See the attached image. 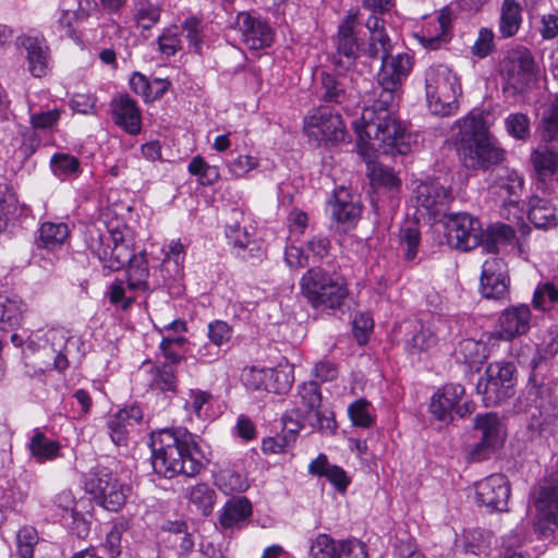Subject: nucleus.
Wrapping results in <instances>:
<instances>
[{"label": "nucleus", "instance_id": "nucleus-43", "mask_svg": "<svg viewBox=\"0 0 558 558\" xmlns=\"http://www.w3.org/2000/svg\"><path fill=\"white\" fill-rule=\"evenodd\" d=\"M22 307L17 300L0 294V329L15 328L21 320Z\"/></svg>", "mask_w": 558, "mask_h": 558}, {"label": "nucleus", "instance_id": "nucleus-17", "mask_svg": "<svg viewBox=\"0 0 558 558\" xmlns=\"http://www.w3.org/2000/svg\"><path fill=\"white\" fill-rule=\"evenodd\" d=\"M510 486L502 474H492L475 485V499L490 511L507 510Z\"/></svg>", "mask_w": 558, "mask_h": 558}, {"label": "nucleus", "instance_id": "nucleus-27", "mask_svg": "<svg viewBox=\"0 0 558 558\" xmlns=\"http://www.w3.org/2000/svg\"><path fill=\"white\" fill-rule=\"evenodd\" d=\"M70 235L66 223L46 221L36 231L34 245L37 250L47 252L62 251Z\"/></svg>", "mask_w": 558, "mask_h": 558}, {"label": "nucleus", "instance_id": "nucleus-21", "mask_svg": "<svg viewBox=\"0 0 558 558\" xmlns=\"http://www.w3.org/2000/svg\"><path fill=\"white\" fill-rule=\"evenodd\" d=\"M414 193L417 206L434 215L440 213L452 201L451 191L436 180L420 182Z\"/></svg>", "mask_w": 558, "mask_h": 558}, {"label": "nucleus", "instance_id": "nucleus-33", "mask_svg": "<svg viewBox=\"0 0 558 558\" xmlns=\"http://www.w3.org/2000/svg\"><path fill=\"white\" fill-rule=\"evenodd\" d=\"M529 220L538 229L547 230L558 225L556 208L544 198L532 197L529 208Z\"/></svg>", "mask_w": 558, "mask_h": 558}, {"label": "nucleus", "instance_id": "nucleus-10", "mask_svg": "<svg viewBox=\"0 0 558 558\" xmlns=\"http://www.w3.org/2000/svg\"><path fill=\"white\" fill-rule=\"evenodd\" d=\"M304 132L311 141L322 144H336L344 140V123L341 116L331 107H318L304 118Z\"/></svg>", "mask_w": 558, "mask_h": 558}, {"label": "nucleus", "instance_id": "nucleus-56", "mask_svg": "<svg viewBox=\"0 0 558 558\" xmlns=\"http://www.w3.org/2000/svg\"><path fill=\"white\" fill-rule=\"evenodd\" d=\"M420 236L418 228L414 222L401 228L400 242L401 245H405L404 255L408 260H412L416 256Z\"/></svg>", "mask_w": 558, "mask_h": 558}, {"label": "nucleus", "instance_id": "nucleus-42", "mask_svg": "<svg viewBox=\"0 0 558 558\" xmlns=\"http://www.w3.org/2000/svg\"><path fill=\"white\" fill-rule=\"evenodd\" d=\"M215 483L226 495L243 493L248 487L247 480L241 473L231 469L221 470L216 475Z\"/></svg>", "mask_w": 558, "mask_h": 558}, {"label": "nucleus", "instance_id": "nucleus-44", "mask_svg": "<svg viewBox=\"0 0 558 558\" xmlns=\"http://www.w3.org/2000/svg\"><path fill=\"white\" fill-rule=\"evenodd\" d=\"M148 388L155 391H172L175 388V376L171 365L153 367L149 372Z\"/></svg>", "mask_w": 558, "mask_h": 558}, {"label": "nucleus", "instance_id": "nucleus-58", "mask_svg": "<svg viewBox=\"0 0 558 558\" xmlns=\"http://www.w3.org/2000/svg\"><path fill=\"white\" fill-rule=\"evenodd\" d=\"M207 337L214 345L221 348L231 340L232 328L223 320H214L207 326Z\"/></svg>", "mask_w": 558, "mask_h": 558}, {"label": "nucleus", "instance_id": "nucleus-14", "mask_svg": "<svg viewBox=\"0 0 558 558\" xmlns=\"http://www.w3.org/2000/svg\"><path fill=\"white\" fill-rule=\"evenodd\" d=\"M523 187L524 179L515 169L499 167L492 172L489 191L504 206L518 205Z\"/></svg>", "mask_w": 558, "mask_h": 558}, {"label": "nucleus", "instance_id": "nucleus-47", "mask_svg": "<svg viewBox=\"0 0 558 558\" xmlns=\"http://www.w3.org/2000/svg\"><path fill=\"white\" fill-rule=\"evenodd\" d=\"M352 424L362 428H369L375 424V414L371 402L359 399L348 408Z\"/></svg>", "mask_w": 558, "mask_h": 558}, {"label": "nucleus", "instance_id": "nucleus-48", "mask_svg": "<svg viewBox=\"0 0 558 558\" xmlns=\"http://www.w3.org/2000/svg\"><path fill=\"white\" fill-rule=\"evenodd\" d=\"M290 367L267 368L266 390L274 393H284L293 384V374Z\"/></svg>", "mask_w": 558, "mask_h": 558}, {"label": "nucleus", "instance_id": "nucleus-4", "mask_svg": "<svg viewBox=\"0 0 558 558\" xmlns=\"http://www.w3.org/2000/svg\"><path fill=\"white\" fill-rule=\"evenodd\" d=\"M300 289L307 303L322 311L340 310L349 295L343 276L320 266L312 267L303 274Z\"/></svg>", "mask_w": 558, "mask_h": 558}, {"label": "nucleus", "instance_id": "nucleus-25", "mask_svg": "<svg viewBox=\"0 0 558 558\" xmlns=\"http://www.w3.org/2000/svg\"><path fill=\"white\" fill-rule=\"evenodd\" d=\"M464 393L465 389L460 384L445 385L430 399L429 411L432 415L439 421L451 420L452 413Z\"/></svg>", "mask_w": 558, "mask_h": 558}, {"label": "nucleus", "instance_id": "nucleus-11", "mask_svg": "<svg viewBox=\"0 0 558 558\" xmlns=\"http://www.w3.org/2000/svg\"><path fill=\"white\" fill-rule=\"evenodd\" d=\"M452 11L442 8L433 17L427 19L413 37L426 50L441 49L452 38Z\"/></svg>", "mask_w": 558, "mask_h": 558}, {"label": "nucleus", "instance_id": "nucleus-41", "mask_svg": "<svg viewBox=\"0 0 558 558\" xmlns=\"http://www.w3.org/2000/svg\"><path fill=\"white\" fill-rule=\"evenodd\" d=\"M456 354L458 360H462L469 365H477L486 359V348L483 342L468 338L459 342Z\"/></svg>", "mask_w": 558, "mask_h": 558}, {"label": "nucleus", "instance_id": "nucleus-29", "mask_svg": "<svg viewBox=\"0 0 558 558\" xmlns=\"http://www.w3.org/2000/svg\"><path fill=\"white\" fill-rule=\"evenodd\" d=\"M308 473L311 475L325 477L336 490L341 494H343L351 484V478L348 476L347 472L339 465L330 464L327 456L324 453H319L317 458L308 464Z\"/></svg>", "mask_w": 558, "mask_h": 558}, {"label": "nucleus", "instance_id": "nucleus-38", "mask_svg": "<svg viewBox=\"0 0 558 558\" xmlns=\"http://www.w3.org/2000/svg\"><path fill=\"white\" fill-rule=\"evenodd\" d=\"M538 133L543 143L558 142V96L544 109Z\"/></svg>", "mask_w": 558, "mask_h": 558}, {"label": "nucleus", "instance_id": "nucleus-15", "mask_svg": "<svg viewBox=\"0 0 558 558\" xmlns=\"http://www.w3.org/2000/svg\"><path fill=\"white\" fill-rule=\"evenodd\" d=\"M86 490L109 511H118L125 502V493L111 474H94L85 483Z\"/></svg>", "mask_w": 558, "mask_h": 558}, {"label": "nucleus", "instance_id": "nucleus-60", "mask_svg": "<svg viewBox=\"0 0 558 558\" xmlns=\"http://www.w3.org/2000/svg\"><path fill=\"white\" fill-rule=\"evenodd\" d=\"M243 384L252 390H266L267 368L255 366L245 368L242 373Z\"/></svg>", "mask_w": 558, "mask_h": 558}, {"label": "nucleus", "instance_id": "nucleus-2", "mask_svg": "<svg viewBox=\"0 0 558 558\" xmlns=\"http://www.w3.org/2000/svg\"><path fill=\"white\" fill-rule=\"evenodd\" d=\"M148 446L151 468L163 477L171 478L180 474L195 476L203 469L204 453L196 436L186 428H167L151 433Z\"/></svg>", "mask_w": 558, "mask_h": 558}, {"label": "nucleus", "instance_id": "nucleus-54", "mask_svg": "<svg viewBox=\"0 0 558 558\" xmlns=\"http://www.w3.org/2000/svg\"><path fill=\"white\" fill-rule=\"evenodd\" d=\"M558 302V289L551 282H544L537 286L533 304L542 311H549Z\"/></svg>", "mask_w": 558, "mask_h": 558}, {"label": "nucleus", "instance_id": "nucleus-32", "mask_svg": "<svg viewBox=\"0 0 558 558\" xmlns=\"http://www.w3.org/2000/svg\"><path fill=\"white\" fill-rule=\"evenodd\" d=\"M523 22V9L517 0H504L500 5L498 32L502 39L514 37Z\"/></svg>", "mask_w": 558, "mask_h": 558}, {"label": "nucleus", "instance_id": "nucleus-26", "mask_svg": "<svg viewBox=\"0 0 558 558\" xmlns=\"http://www.w3.org/2000/svg\"><path fill=\"white\" fill-rule=\"evenodd\" d=\"M112 119L125 132L136 135L140 133V109L135 99L128 94H121L111 100Z\"/></svg>", "mask_w": 558, "mask_h": 558}, {"label": "nucleus", "instance_id": "nucleus-19", "mask_svg": "<svg viewBox=\"0 0 558 558\" xmlns=\"http://www.w3.org/2000/svg\"><path fill=\"white\" fill-rule=\"evenodd\" d=\"M475 428L482 432V439L475 445L471 452L473 460L481 461L499 448L504 442L502 425L495 413L477 415L475 418Z\"/></svg>", "mask_w": 558, "mask_h": 558}, {"label": "nucleus", "instance_id": "nucleus-50", "mask_svg": "<svg viewBox=\"0 0 558 558\" xmlns=\"http://www.w3.org/2000/svg\"><path fill=\"white\" fill-rule=\"evenodd\" d=\"M514 238V231L507 225L492 226L487 230L486 239L483 241V251L496 253L499 244L510 242Z\"/></svg>", "mask_w": 558, "mask_h": 558}, {"label": "nucleus", "instance_id": "nucleus-7", "mask_svg": "<svg viewBox=\"0 0 558 558\" xmlns=\"http://www.w3.org/2000/svg\"><path fill=\"white\" fill-rule=\"evenodd\" d=\"M529 399L534 403L530 407L527 424L529 439L541 441L553 436L557 429L558 405L557 397L549 386L532 387Z\"/></svg>", "mask_w": 558, "mask_h": 558}, {"label": "nucleus", "instance_id": "nucleus-55", "mask_svg": "<svg viewBox=\"0 0 558 558\" xmlns=\"http://www.w3.org/2000/svg\"><path fill=\"white\" fill-rule=\"evenodd\" d=\"M226 167L233 178L240 179L258 167V159L251 155H239L232 159H228Z\"/></svg>", "mask_w": 558, "mask_h": 558}, {"label": "nucleus", "instance_id": "nucleus-16", "mask_svg": "<svg viewBox=\"0 0 558 558\" xmlns=\"http://www.w3.org/2000/svg\"><path fill=\"white\" fill-rule=\"evenodd\" d=\"M530 160L536 174L537 187L554 193L558 189V153L547 145L532 150Z\"/></svg>", "mask_w": 558, "mask_h": 558}, {"label": "nucleus", "instance_id": "nucleus-35", "mask_svg": "<svg viewBox=\"0 0 558 558\" xmlns=\"http://www.w3.org/2000/svg\"><path fill=\"white\" fill-rule=\"evenodd\" d=\"M28 450L38 462L52 461L60 457L61 445L36 429L29 439Z\"/></svg>", "mask_w": 558, "mask_h": 558}, {"label": "nucleus", "instance_id": "nucleus-59", "mask_svg": "<svg viewBox=\"0 0 558 558\" xmlns=\"http://www.w3.org/2000/svg\"><path fill=\"white\" fill-rule=\"evenodd\" d=\"M182 28L185 32V37L190 46L196 52H201L204 39V27L202 22L196 17H190L184 21Z\"/></svg>", "mask_w": 558, "mask_h": 558}, {"label": "nucleus", "instance_id": "nucleus-37", "mask_svg": "<svg viewBox=\"0 0 558 558\" xmlns=\"http://www.w3.org/2000/svg\"><path fill=\"white\" fill-rule=\"evenodd\" d=\"M347 539H335L326 533L312 539L310 554L313 558H339Z\"/></svg>", "mask_w": 558, "mask_h": 558}, {"label": "nucleus", "instance_id": "nucleus-45", "mask_svg": "<svg viewBox=\"0 0 558 558\" xmlns=\"http://www.w3.org/2000/svg\"><path fill=\"white\" fill-rule=\"evenodd\" d=\"M185 260V246L180 240H172L165 251L163 265L167 267L169 275L179 277L182 274Z\"/></svg>", "mask_w": 558, "mask_h": 558}, {"label": "nucleus", "instance_id": "nucleus-39", "mask_svg": "<svg viewBox=\"0 0 558 558\" xmlns=\"http://www.w3.org/2000/svg\"><path fill=\"white\" fill-rule=\"evenodd\" d=\"M185 496L203 515H208L213 512L216 493L207 484L198 483L187 488Z\"/></svg>", "mask_w": 558, "mask_h": 558}, {"label": "nucleus", "instance_id": "nucleus-34", "mask_svg": "<svg viewBox=\"0 0 558 558\" xmlns=\"http://www.w3.org/2000/svg\"><path fill=\"white\" fill-rule=\"evenodd\" d=\"M252 514V505L245 497L228 500L219 515L223 529H231L245 521Z\"/></svg>", "mask_w": 558, "mask_h": 558}, {"label": "nucleus", "instance_id": "nucleus-8", "mask_svg": "<svg viewBox=\"0 0 558 558\" xmlns=\"http://www.w3.org/2000/svg\"><path fill=\"white\" fill-rule=\"evenodd\" d=\"M514 366L511 363L494 362L488 364L485 376L476 385L485 407H495L514 395Z\"/></svg>", "mask_w": 558, "mask_h": 558}, {"label": "nucleus", "instance_id": "nucleus-20", "mask_svg": "<svg viewBox=\"0 0 558 558\" xmlns=\"http://www.w3.org/2000/svg\"><path fill=\"white\" fill-rule=\"evenodd\" d=\"M532 312L529 305L519 304L506 308L499 316L497 339L510 341L525 335L531 328Z\"/></svg>", "mask_w": 558, "mask_h": 558}, {"label": "nucleus", "instance_id": "nucleus-64", "mask_svg": "<svg viewBox=\"0 0 558 558\" xmlns=\"http://www.w3.org/2000/svg\"><path fill=\"white\" fill-rule=\"evenodd\" d=\"M226 236L232 246L240 250L246 248L252 240L251 233L238 222L227 227Z\"/></svg>", "mask_w": 558, "mask_h": 558}, {"label": "nucleus", "instance_id": "nucleus-49", "mask_svg": "<svg viewBox=\"0 0 558 558\" xmlns=\"http://www.w3.org/2000/svg\"><path fill=\"white\" fill-rule=\"evenodd\" d=\"M505 129L512 138L525 142L531 135L530 118L522 112L510 113L505 118Z\"/></svg>", "mask_w": 558, "mask_h": 558}, {"label": "nucleus", "instance_id": "nucleus-61", "mask_svg": "<svg viewBox=\"0 0 558 558\" xmlns=\"http://www.w3.org/2000/svg\"><path fill=\"white\" fill-rule=\"evenodd\" d=\"M169 87V82L161 78L147 80L142 75L143 97L146 102L160 98Z\"/></svg>", "mask_w": 558, "mask_h": 558}, {"label": "nucleus", "instance_id": "nucleus-30", "mask_svg": "<svg viewBox=\"0 0 558 558\" xmlns=\"http://www.w3.org/2000/svg\"><path fill=\"white\" fill-rule=\"evenodd\" d=\"M330 207L332 219L343 225L356 222L362 210L357 197L351 195L345 189L335 192Z\"/></svg>", "mask_w": 558, "mask_h": 558}, {"label": "nucleus", "instance_id": "nucleus-46", "mask_svg": "<svg viewBox=\"0 0 558 558\" xmlns=\"http://www.w3.org/2000/svg\"><path fill=\"white\" fill-rule=\"evenodd\" d=\"M493 535L483 529H472L464 533V549L466 553L481 555L488 551Z\"/></svg>", "mask_w": 558, "mask_h": 558}, {"label": "nucleus", "instance_id": "nucleus-36", "mask_svg": "<svg viewBox=\"0 0 558 558\" xmlns=\"http://www.w3.org/2000/svg\"><path fill=\"white\" fill-rule=\"evenodd\" d=\"M320 96L325 102L342 104L348 98L347 78L330 73H322Z\"/></svg>", "mask_w": 558, "mask_h": 558}, {"label": "nucleus", "instance_id": "nucleus-31", "mask_svg": "<svg viewBox=\"0 0 558 558\" xmlns=\"http://www.w3.org/2000/svg\"><path fill=\"white\" fill-rule=\"evenodd\" d=\"M22 46L26 50L28 71L35 77H43L47 73L49 51L44 38L27 36L23 38Z\"/></svg>", "mask_w": 558, "mask_h": 558}, {"label": "nucleus", "instance_id": "nucleus-51", "mask_svg": "<svg viewBox=\"0 0 558 558\" xmlns=\"http://www.w3.org/2000/svg\"><path fill=\"white\" fill-rule=\"evenodd\" d=\"M496 50L495 33L490 27H480L476 39L471 46V53L477 59H485Z\"/></svg>", "mask_w": 558, "mask_h": 558}, {"label": "nucleus", "instance_id": "nucleus-63", "mask_svg": "<svg viewBox=\"0 0 558 558\" xmlns=\"http://www.w3.org/2000/svg\"><path fill=\"white\" fill-rule=\"evenodd\" d=\"M369 175L375 184L389 190H397L401 184L400 179L388 168L374 166Z\"/></svg>", "mask_w": 558, "mask_h": 558}, {"label": "nucleus", "instance_id": "nucleus-3", "mask_svg": "<svg viewBox=\"0 0 558 558\" xmlns=\"http://www.w3.org/2000/svg\"><path fill=\"white\" fill-rule=\"evenodd\" d=\"M452 138L463 165L473 170H487L506 158V150L488 132L482 112L471 111L457 120Z\"/></svg>", "mask_w": 558, "mask_h": 558}, {"label": "nucleus", "instance_id": "nucleus-6", "mask_svg": "<svg viewBox=\"0 0 558 558\" xmlns=\"http://www.w3.org/2000/svg\"><path fill=\"white\" fill-rule=\"evenodd\" d=\"M105 267L113 271L128 267L126 279L113 282L109 287L108 295L112 304H120L122 310L129 308L136 300V291L140 286V271L134 250L124 242L114 243Z\"/></svg>", "mask_w": 558, "mask_h": 558}, {"label": "nucleus", "instance_id": "nucleus-62", "mask_svg": "<svg viewBox=\"0 0 558 558\" xmlns=\"http://www.w3.org/2000/svg\"><path fill=\"white\" fill-rule=\"evenodd\" d=\"M80 162L77 158L65 155L57 154L51 159V167L58 175H69L78 170Z\"/></svg>", "mask_w": 558, "mask_h": 558}, {"label": "nucleus", "instance_id": "nucleus-57", "mask_svg": "<svg viewBox=\"0 0 558 558\" xmlns=\"http://www.w3.org/2000/svg\"><path fill=\"white\" fill-rule=\"evenodd\" d=\"M391 50V43L386 33H375L369 36L368 46L366 48V54L372 59H380L381 61L386 58Z\"/></svg>", "mask_w": 558, "mask_h": 558}, {"label": "nucleus", "instance_id": "nucleus-9", "mask_svg": "<svg viewBox=\"0 0 558 558\" xmlns=\"http://www.w3.org/2000/svg\"><path fill=\"white\" fill-rule=\"evenodd\" d=\"M500 74L505 81V90L521 93L534 80L536 63L525 47L510 49L500 62Z\"/></svg>", "mask_w": 558, "mask_h": 558}, {"label": "nucleus", "instance_id": "nucleus-5", "mask_svg": "<svg viewBox=\"0 0 558 558\" xmlns=\"http://www.w3.org/2000/svg\"><path fill=\"white\" fill-rule=\"evenodd\" d=\"M425 93L433 114L450 116L458 110L462 94L458 75L445 64H433L425 71Z\"/></svg>", "mask_w": 558, "mask_h": 558}, {"label": "nucleus", "instance_id": "nucleus-23", "mask_svg": "<svg viewBox=\"0 0 558 558\" xmlns=\"http://www.w3.org/2000/svg\"><path fill=\"white\" fill-rule=\"evenodd\" d=\"M238 25L242 33V40L250 49H262L271 45L274 32L265 21L241 13Z\"/></svg>", "mask_w": 558, "mask_h": 558}, {"label": "nucleus", "instance_id": "nucleus-22", "mask_svg": "<svg viewBox=\"0 0 558 558\" xmlns=\"http://www.w3.org/2000/svg\"><path fill=\"white\" fill-rule=\"evenodd\" d=\"M356 24V14L349 12L342 23L338 27L337 37L335 45L337 49L336 57L339 58L338 63H345V65H352L360 51V44L354 34V27Z\"/></svg>", "mask_w": 558, "mask_h": 558}, {"label": "nucleus", "instance_id": "nucleus-40", "mask_svg": "<svg viewBox=\"0 0 558 558\" xmlns=\"http://www.w3.org/2000/svg\"><path fill=\"white\" fill-rule=\"evenodd\" d=\"M187 171L196 177L201 185H214L220 179L218 166L209 165L202 156H194L187 165Z\"/></svg>", "mask_w": 558, "mask_h": 558}, {"label": "nucleus", "instance_id": "nucleus-52", "mask_svg": "<svg viewBox=\"0 0 558 558\" xmlns=\"http://www.w3.org/2000/svg\"><path fill=\"white\" fill-rule=\"evenodd\" d=\"M38 533L33 526H23L16 535L17 558H34V548L38 544Z\"/></svg>", "mask_w": 558, "mask_h": 558}, {"label": "nucleus", "instance_id": "nucleus-18", "mask_svg": "<svg viewBox=\"0 0 558 558\" xmlns=\"http://www.w3.org/2000/svg\"><path fill=\"white\" fill-rule=\"evenodd\" d=\"M508 269L498 256L487 258L482 267L480 290L486 299H502L508 293Z\"/></svg>", "mask_w": 558, "mask_h": 558}, {"label": "nucleus", "instance_id": "nucleus-28", "mask_svg": "<svg viewBox=\"0 0 558 558\" xmlns=\"http://www.w3.org/2000/svg\"><path fill=\"white\" fill-rule=\"evenodd\" d=\"M138 422L140 408L136 405L122 409L111 415L107 422L111 440L117 446L126 445L130 432Z\"/></svg>", "mask_w": 558, "mask_h": 558}, {"label": "nucleus", "instance_id": "nucleus-24", "mask_svg": "<svg viewBox=\"0 0 558 558\" xmlns=\"http://www.w3.org/2000/svg\"><path fill=\"white\" fill-rule=\"evenodd\" d=\"M445 324L440 318H435L425 324L412 326L411 336L404 342V349L409 354H416L435 347L442 332Z\"/></svg>", "mask_w": 558, "mask_h": 558}, {"label": "nucleus", "instance_id": "nucleus-12", "mask_svg": "<svg viewBox=\"0 0 558 558\" xmlns=\"http://www.w3.org/2000/svg\"><path fill=\"white\" fill-rule=\"evenodd\" d=\"M537 525L541 530L558 525V472L546 477L534 492Z\"/></svg>", "mask_w": 558, "mask_h": 558}, {"label": "nucleus", "instance_id": "nucleus-53", "mask_svg": "<svg viewBox=\"0 0 558 558\" xmlns=\"http://www.w3.org/2000/svg\"><path fill=\"white\" fill-rule=\"evenodd\" d=\"M299 397L304 412L312 413L320 408L322 393L315 381L303 383L299 387Z\"/></svg>", "mask_w": 558, "mask_h": 558}, {"label": "nucleus", "instance_id": "nucleus-13", "mask_svg": "<svg viewBox=\"0 0 558 558\" xmlns=\"http://www.w3.org/2000/svg\"><path fill=\"white\" fill-rule=\"evenodd\" d=\"M447 235L452 246L461 251H469L481 244L484 233L478 219L462 213L449 219Z\"/></svg>", "mask_w": 558, "mask_h": 558}, {"label": "nucleus", "instance_id": "nucleus-1", "mask_svg": "<svg viewBox=\"0 0 558 558\" xmlns=\"http://www.w3.org/2000/svg\"><path fill=\"white\" fill-rule=\"evenodd\" d=\"M412 68L413 60L408 53H389L384 58L377 74L375 98L372 105L363 109L361 118L353 122L359 151L368 165L375 153L393 156L410 151L405 129L396 118L395 111L398 90Z\"/></svg>", "mask_w": 558, "mask_h": 558}]
</instances>
